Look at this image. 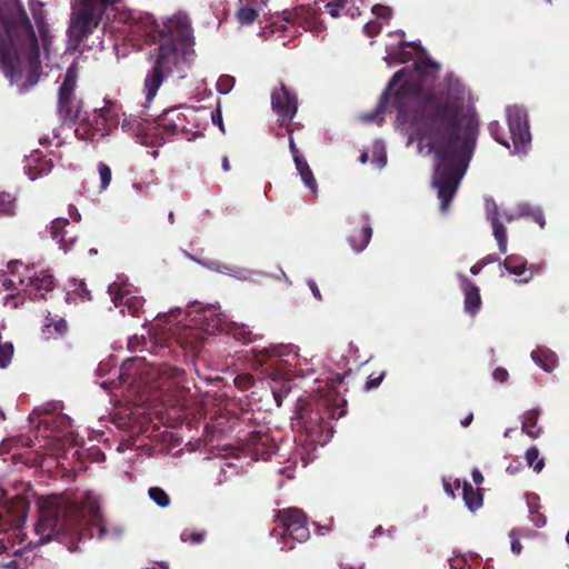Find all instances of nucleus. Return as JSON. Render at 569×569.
Listing matches in <instances>:
<instances>
[{"label":"nucleus","instance_id":"obj_1","mask_svg":"<svg viewBox=\"0 0 569 569\" xmlns=\"http://www.w3.org/2000/svg\"><path fill=\"white\" fill-rule=\"evenodd\" d=\"M419 126L422 139L438 159L435 184L440 210L445 212L472 158L479 122L463 113L459 99L428 92L421 106Z\"/></svg>","mask_w":569,"mask_h":569},{"label":"nucleus","instance_id":"obj_2","mask_svg":"<svg viewBox=\"0 0 569 569\" xmlns=\"http://www.w3.org/2000/svg\"><path fill=\"white\" fill-rule=\"evenodd\" d=\"M42 48L17 0H0V68L12 81L26 79L30 86L38 81L42 62L53 63L52 36L42 16V3L31 2Z\"/></svg>","mask_w":569,"mask_h":569},{"label":"nucleus","instance_id":"obj_3","mask_svg":"<svg viewBox=\"0 0 569 569\" xmlns=\"http://www.w3.org/2000/svg\"><path fill=\"white\" fill-rule=\"evenodd\" d=\"M137 31L152 33L159 31L160 44L154 52V64L146 76L143 94L150 102L167 77L178 73L186 77V68L193 57V39L190 20L186 14H177L168 19L161 29L149 13L140 16L137 21Z\"/></svg>","mask_w":569,"mask_h":569},{"label":"nucleus","instance_id":"obj_4","mask_svg":"<svg viewBox=\"0 0 569 569\" xmlns=\"http://www.w3.org/2000/svg\"><path fill=\"white\" fill-rule=\"evenodd\" d=\"M89 525L97 528L99 538L107 535L97 496L88 493L81 505L60 497L43 498L39 501V519L34 525L37 543L61 536L80 538L82 528Z\"/></svg>","mask_w":569,"mask_h":569},{"label":"nucleus","instance_id":"obj_5","mask_svg":"<svg viewBox=\"0 0 569 569\" xmlns=\"http://www.w3.org/2000/svg\"><path fill=\"white\" fill-rule=\"evenodd\" d=\"M297 401L291 418L295 442L306 448L325 445L333 432L331 420L346 415L347 401L333 390L316 395L312 390L308 399L298 396Z\"/></svg>","mask_w":569,"mask_h":569},{"label":"nucleus","instance_id":"obj_6","mask_svg":"<svg viewBox=\"0 0 569 569\" xmlns=\"http://www.w3.org/2000/svg\"><path fill=\"white\" fill-rule=\"evenodd\" d=\"M53 288L54 279L50 273L38 271L20 261H11L8 264V272L0 277V292H8L4 297L6 303L14 300L20 293L43 298Z\"/></svg>","mask_w":569,"mask_h":569},{"label":"nucleus","instance_id":"obj_7","mask_svg":"<svg viewBox=\"0 0 569 569\" xmlns=\"http://www.w3.org/2000/svg\"><path fill=\"white\" fill-rule=\"evenodd\" d=\"M108 0H80L73 8L69 27L70 44L76 47L97 24Z\"/></svg>","mask_w":569,"mask_h":569},{"label":"nucleus","instance_id":"obj_8","mask_svg":"<svg viewBox=\"0 0 569 569\" xmlns=\"http://www.w3.org/2000/svg\"><path fill=\"white\" fill-rule=\"evenodd\" d=\"M313 365L306 357H301L299 348L287 343V395L293 387L302 388L305 379L313 375Z\"/></svg>","mask_w":569,"mask_h":569},{"label":"nucleus","instance_id":"obj_9","mask_svg":"<svg viewBox=\"0 0 569 569\" xmlns=\"http://www.w3.org/2000/svg\"><path fill=\"white\" fill-rule=\"evenodd\" d=\"M508 127L516 153H525L531 136L525 110L518 107L508 109Z\"/></svg>","mask_w":569,"mask_h":569},{"label":"nucleus","instance_id":"obj_10","mask_svg":"<svg viewBox=\"0 0 569 569\" xmlns=\"http://www.w3.org/2000/svg\"><path fill=\"white\" fill-rule=\"evenodd\" d=\"M319 16L320 8L317 2H313V4H300L290 11L287 10V24L300 27L303 31L310 30L319 34L323 30Z\"/></svg>","mask_w":569,"mask_h":569},{"label":"nucleus","instance_id":"obj_11","mask_svg":"<svg viewBox=\"0 0 569 569\" xmlns=\"http://www.w3.org/2000/svg\"><path fill=\"white\" fill-rule=\"evenodd\" d=\"M119 112L120 108L111 101H106L103 107L94 109L89 119L94 136H107L117 126Z\"/></svg>","mask_w":569,"mask_h":569},{"label":"nucleus","instance_id":"obj_12","mask_svg":"<svg viewBox=\"0 0 569 569\" xmlns=\"http://www.w3.org/2000/svg\"><path fill=\"white\" fill-rule=\"evenodd\" d=\"M109 295L111 300L117 308H121V312L124 313V308L128 309L129 313L136 315L143 306V300L139 297L136 291L127 283L113 282L109 286Z\"/></svg>","mask_w":569,"mask_h":569},{"label":"nucleus","instance_id":"obj_13","mask_svg":"<svg viewBox=\"0 0 569 569\" xmlns=\"http://www.w3.org/2000/svg\"><path fill=\"white\" fill-rule=\"evenodd\" d=\"M306 542L310 538L306 513L298 508H287V539Z\"/></svg>","mask_w":569,"mask_h":569},{"label":"nucleus","instance_id":"obj_14","mask_svg":"<svg viewBox=\"0 0 569 569\" xmlns=\"http://www.w3.org/2000/svg\"><path fill=\"white\" fill-rule=\"evenodd\" d=\"M69 221L64 218H57L51 223V236L60 248L67 252L74 244L77 237L70 230H67Z\"/></svg>","mask_w":569,"mask_h":569},{"label":"nucleus","instance_id":"obj_15","mask_svg":"<svg viewBox=\"0 0 569 569\" xmlns=\"http://www.w3.org/2000/svg\"><path fill=\"white\" fill-rule=\"evenodd\" d=\"M461 287L465 293V310L471 316L477 315L481 307L480 289L467 277H461Z\"/></svg>","mask_w":569,"mask_h":569},{"label":"nucleus","instance_id":"obj_16","mask_svg":"<svg viewBox=\"0 0 569 569\" xmlns=\"http://www.w3.org/2000/svg\"><path fill=\"white\" fill-rule=\"evenodd\" d=\"M77 84V69L72 64L64 77V80L59 89V106L61 109L69 111V104L73 98Z\"/></svg>","mask_w":569,"mask_h":569},{"label":"nucleus","instance_id":"obj_17","mask_svg":"<svg viewBox=\"0 0 569 569\" xmlns=\"http://www.w3.org/2000/svg\"><path fill=\"white\" fill-rule=\"evenodd\" d=\"M372 238V228L369 223L368 216L362 217L361 229L356 231L348 238V241L356 252L363 251Z\"/></svg>","mask_w":569,"mask_h":569},{"label":"nucleus","instance_id":"obj_18","mask_svg":"<svg viewBox=\"0 0 569 569\" xmlns=\"http://www.w3.org/2000/svg\"><path fill=\"white\" fill-rule=\"evenodd\" d=\"M488 220L491 222L493 236L498 242V247L501 253L507 251V231L503 223L498 218V208L493 203L491 209L487 212Z\"/></svg>","mask_w":569,"mask_h":569},{"label":"nucleus","instance_id":"obj_19","mask_svg":"<svg viewBox=\"0 0 569 569\" xmlns=\"http://www.w3.org/2000/svg\"><path fill=\"white\" fill-rule=\"evenodd\" d=\"M539 416L540 410L537 408L527 410L522 416L521 430L533 439L538 438L542 432V428L537 423Z\"/></svg>","mask_w":569,"mask_h":569},{"label":"nucleus","instance_id":"obj_20","mask_svg":"<svg viewBox=\"0 0 569 569\" xmlns=\"http://www.w3.org/2000/svg\"><path fill=\"white\" fill-rule=\"evenodd\" d=\"M531 358L547 372H551L557 365L556 353L548 348H537L531 352Z\"/></svg>","mask_w":569,"mask_h":569},{"label":"nucleus","instance_id":"obj_21","mask_svg":"<svg viewBox=\"0 0 569 569\" xmlns=\"http://www.w3.org/2000/svg\"><path fill=\"white\" fill-rule=\"evenodd\" d=\"M293 161H295L296 168H297L303 183L306 184V187H308L311 190V192L316 193L317 192V181H316L313 173H312L308 162L306 161L305 157L296 156Z\"/></svg>","mask_w":569,"mask_h":569},{"label":"nucleus","instance_id":"obj_22","mask_svg":"<svg viewBox=\"0 0 569 569\" xmlns=\"http://www.w3.org/2000/svg\"><path fill=\"white\" fill-rule=\"evenodd\" d=\"M463 500L466 506L470 511H475L479 509L483 503V495L482 489H473V487L468 482H463Z\"/></svg>","mask_w":569,"mask_h":569},{"label":"nucleus","instance_id":"obj_23","mask_svg":"<svg viewBox=\"0 0 569 569\" xmlns=\"http://www.w3.org/2000/svg\"><path fill=\"white\" fill-rule=\"evenodd\" d=\"M67 322L62 318H47L42 327V335L46 339H54L62 336L67 331Z\"/></svg>","mask_w":569,"mask_h":569},{"label":"nucleus","instance_id":"obj_24","mask_svg":"<svg viewBox=\"0 0 569 569\" xmlns=\"http://www.w3.org/2000/svg\"><path fill=\"white\" fill-rule=\"evenodd\" d=\"M271 107L273 112L278 116V123L281 128L284 122V86L281 84L279 88L271 92Z\"/></svg>","mask_w":569,"mask_h":569},{"label":"nucleus","instance_id":"obj_25","mask_svg":"<svg viewBox=\"0 0 569 569\" xmlns=\"http://www.w3.org/2000/svg\"><path fill=\"white\" fill-rule=\"evenodd\" d=\"M502 266L505 269L516 276L525 274L527 268V261L523 257L517 254L508 256L503 261Z\"/></svg>","mask_w":569,"mask_h":569},{"label":"nucleus","instance_id":"obj_26","mask_svg":"<svg viewBox=\"0 0 569 569\" xmlns=\"http://www.w3.org/2000/svg\"><path fill=\"white\" fill-rule=\"evenodd\" d=\"M208 267L218 272L228 273L241 280H248L253 274V272L250 270L242 268H233L227 264H222L220 262H211L210 264H208Z\"/></svg>","mask_w":569,"mask_h":569},{"label":"nucleus","instance_id":"obj_27","mask_svg":"<svg viewBox=\"0 0 569 569\" xmlns=\"http://www.w3.org/2000/svg\"><path fill=\"white\" fill-rule=\"evenodd\" d=\"M180 120L179 116L176 113V110H169L164 114H162L158 119V126L163 128L170 134H173L178 130V121Z\"/></svg>","mask_w":569,"mask_h":569},{"label":"nucleus","instance_id":"obj_28","mask_svg":"<svg viewBox=\"0 0 569 569\" xmlns=\"http://www.w3.org/2000/svg\"><path fill=\"white\" fill-rule=\"evenodd\" d=\"M539 455L540 452L536 446L528 448L525 455L527 465L536 472H540L545 467V459L539 458Z\"/></svg>","mask_w":569,"mask_h":569},{"label":"nucleus","instance_id":"obj_29","mask_svg":"<svg viewBox=\"0 0 569 569\" xmlns=\"http://www.w3.org/2000/svg\"><path fill=\"white\" fill-rule=\"evenodd\" d=\"M418 88L416 86H410L408 83L402 84L393 96V104L401 112L405 109V104L402 102L403 98L409 94H417Z\"/></svg>","mask_w":569,"mask_h":569},{"label":"nucleus","instance_id":"obj_30","mask_svg":"<svg viewBox=\"0 0 569 569\" xmlns=\"http://www.w3.org/2000/svg\"><path fill=\"white\" fill-rule=\"evenodd\" d=\"M210 312V318L204 316L203 321L206 320V331L209 333H213L214 330H224V318H222L221 315H213L211 310H208Z\"/></svg>","mask_w":569,"mask_h":569},{"label":"nucleus","instance_id":"obj_31","mask_svg":"<svg viewBox=\"0 0 569 569\" xmlns=\"http://www.w3.org/2000/svg\"><path fill=\"white\" fill-rule=\"evenodd\" d=\"M388 90H389V88L381 96V98H380V100L378 102V106H377L375 111H371V112L362 114L361 118H362V120L365 122H372V121H375L386 110L387 101L389 99Z\"/></svg>","mask_w":569,"mask_h":569},{"label":"nucleus","instance_id":"obj_32","mask_svg":"<svg viewBox=\"0 0 569 569\" xmlns=\"http://www.w3.org/2000/svg\"><path fill=\"white\" fill-rule=\"evenodd\" d=\"M258 17L257 10L243 4L237 11V19L241 24H251Z\"/></svg>","mask_w":569,"mask_h":569},{"label":"nucleus","instance_id":"obj_33","mask_svg":"<svg viewBox=\"0 0 569 569\" xmlns=\"http://www.w3.org/2000/svg\"><path fill=\"white\" fill-rule=\"evenodd\" d=\"M14 213V200L9 193L0 192V216Z\"/></svg>","mask_w":569,"mask_h":569},{"label":"nucleus","instance_id":"obj_34","mask_svg":"<svg viewBox=\"0 0 569 569\" xmlns=\"http://www.w3.org/2000/svg\"><path fill=\"white\" fill-rule=\"evenodd\" d=\"M149 496L160 507H167L170 503L168 495L160 488H150Z\"/></svg>","mask_w":569,"mask_h":569},{"label":"nucleus","instance_id":"obj_35","mask_svg":"<svg viewBox=\"0 0 569 569\" xmlns=\"http://www.w3.org/2000/svg\"><path fill=\"white\" fill-rule=\"evenodd\" d=\"M522 532L523 530L518 528H513L509 532V538L511 540V551L517 556L520 555L522 550V546L520 543V537L522 536Z\"/></svg>","mask_w":569,"mask_h":569},{"label":"nucleus","instance_id":"obj_36","mask_svg":"<svg viewBox=\"0 0 569 569\" xmlns=\"http://www.w3.org/2000/svg\"><path fill=\"white\" fill-rule=\"evenodd\" d=\"M347 4L348 0H332L326 4V8L332 18H338Z\"/></svg>","mask_w":569,"mask_h":569},{"label":"nucleus","instance_id":"obj_37","mask_svg":"<svg viewBox=\"0 0 569 569\" xmlns=\"http://www.w3.org/2000/svg\"><path fill=\"white\" fill-rule=\"evenodd\" d=\"M371 12L378 18L386 22H389L392 16L390 7L377 3L372 7Z\"/></svg>","mask_w":569,"mask_h":569},{"label":"nucleus","instance_id":"obj_38","mask_svg":"<svg viewBox=\"0 0 569 569\" xmlns=\"http://www.w3.org/2000/svg\"><path fill=\"white\" fill-rule=\"evenodd\" d=\"M98 171L101 181V189L104 190L110 184L111 181V169L103 162H99Z\"/></svg>","mask_w":569,"mask_h":569},{"label":"nucleus","instance_id":"obj_39","mask_svg":"<svg viewBox=\"0 0 569 569\" xmlns=\"http://www.w3.org/2000/svg\"><path fill=\"white\" fill-rule=\"evenodd\" d=\"M382 30V23L376 20H371L365 24L363 31L368 37H376Z\"/></svg>","mask_w":569,"mask_h":569},{"label":"nucleus","instance_id":"obj_40","mask_svg":"<svg viewBox=\"0 0 569 569\" xmlns=\"http://www.w3.org/2000/svg\"><path fill=\"white\" fill-rule=\"evenodd\" d=\"M13 348L11 345L0 346V367L4 368L11 360Z\"/></svg>","mask_w":569,"mask_h":569},{"label":"nucleus","instance_id":"obj_41","mask_svg":"<svg viewBox=\"0 0 569 569\" xmlns=\"http://www.w3.org/2000/svg\"><path fill=\"white\" fill-rule=\"evenodd\" d=\"M142 366V361L139 359H131L126 361L122 366V372L120 373V378L124 380V376L129 375L131 370H138Z\"/></svg>","mask_w":569,"mask_h":569},{"label":"nucleus","instance_id":"obj_42","mask_svg":"<svg viewBox=\"0 0 569 569\" xmlns=\"http://www.w3.org/2000/svg\"><path fill=\"white\" fill-rule=\"evenodd\" d=\"M499 130H500V126L497 121L489 123V131H490L491 136L493 137V139L497 142H499L500 144H502L509 149L510 148L509 142L499 134Z\"/></svg>","mask_w":569,"mask_h":569},{"label":"nucleus","instance_id":"obj_43","mask_svg":"<svg viewBox=\"0 0 569 569\" xmlns=\"http://www.w3.org/2000/svg\"><path fill=\"white\" fill-rule=\"evenodd\" d=\"M74 286H76V288L73 290V295H76L82 301H86V300L90 299V292L87 289V287H86L83 281H79V282L74 281Z\"/></svg>","mask_w":569,"mask_h":569},{"label":"nucleus","instance_id":"obj_44","mask_svg":"<svg viewBox=\"0 0 569 569\" xmlns=\"http://www.w3.org/2000/svg\"><path fill=\"white\" fill-rule=\"evenodd\" d=\"M297 99L287 90V118H292L297 112Z\"/></svg>","mask_w":569,"mask_h":569},{"label":"nucleus","instance_id":"obj_45","mask_svg":"<svg viewBox=\"0 0 569 569\" xmlns=\"http://www.w3.org/2000/svg\"><path fill=\"white\" fill-rule=\"evenodd\" d=\"M202 539H203V536H202V533H199V532L186 530L181 533V540L184 542L198 543V542L202 541Z\"/></svg>","mask_w":569,"mask_h":569},{"label":"nucleus","instance_id":"obj_46","mask_svg":"<svg viewBox=\"0 0 569 569\" xmlns=\"http://www.w3.org/2000/svg\"><path fill=\"white\" fill-rule=\"evenodd\" d=\"M385 376H386L385 371L380 372L378 376H375V373L370 375L368 378V381L366 383V389L370 390V389H375V388L379 387L380 383L382 382Z\"/></svg>","mask_w":569,"mask_h":569},{"label":"nucleus","instance_id":"obj_47","mask_svg":"<svg viewBox=\"0 0 569 569\" xmlns=\"http://www.w3.org/2000/svg\"><path fill=\"white\" fill-rule=\"evenodd\" d=\"M233 86V79L229 77H224L219 79L217 83L218 91L220 93H228Z\"/></svg>","mask_w":569,"mask_h":569},{"label":"nucleus","instance_id":"obj_48","mask_svg":"<svg viewBox=\"0 0 569 569\" xmlns=\"http://www.w3.org/2000/svg\"><path fill=\"white\" fill-rule=\"evenodd\" d=\"M492 377L496 381L502 383L508 380L509 373L505 368H496L492 372Z\"/></svg>","mask_w":569,"mask_h":569},{"label":"nucleus","instance_id":"obj_49","mask_svg":"<svg viewBox=\"0 0 569 569\" xmlns=\"http://www.w3.org/2000/svg\"><path fill=\"white\" fill-rule=\"evenodd\" d=\"M191 333H193L191 330L186 329L183 335L179 336V342L181 345L190 346L193 349L196 348V342L191 338Z\"/></svg>","mask_w":569,"mask_h":569},{"label":"nucleus","instance_id":"obj_50","mask_svg":"<svg viewBox=\"0 0 569 569\" xmlns=\"http://www.w3.org/2000/svg\"><path fill=\"white\" fill-rule=\"evenodd\" d=\"M212 122L219 127V129L224 132V126L222 121V114L220 109H217L216 112H212L211 114Z\"/></svg>","mask_w":569,"mask_h":569},{"label":"nucleus","instance_id":"obj_51","mask_svg":"<svg viewBox=\"0 0 569 569\" xmlns=\"http://www.w3.org/2000/svg\"><path fill=\"white\" fill-rule=\"evenodd\" d=\"M532 219L535 222H537L541 228L545 227V217L541 211H536L532 213Z\"/></svg>","mask_w":569,"mask_h":569},{"label":"nucleus","instance_id":"obj_52","mask_svg":"<svg viewBox=\"0 0 569 569\" xmlns=\"http://www.w3.org/2000/svg\"><path fill=\"white\" fill-rule=\"evenodd\" d=\"M532 520L537 527H542L546 525V517L538 511Z\"/></svg>","mask_w":569,"mask_h":569},{"label":"nucleus","instance_id":"obj_53","mask_svg":"<svg viewBox=\"0 0 569 569\" xmlns=\"http://www.w3.org/2000/svg\"><path fill=\"white\" fill-rule=\"evenodd\" d=\"M33 170H38V167L37 166H34V167L29 166L28 167L27 173L29 174L31 180H36L39 174H41V173H43L46 171L44 169L41 168L38 173H33L32 172Z\"/></svg>","mask_w":569,"mask_h":569},{"label":"nucleus","instance_id":"obj_54","mask_svg":"<svg viewBox=\"0 0 569 569\" xmlns=\"http://www.w3.org/2000/svg\"><path fill=\"white\" fill-rule=\"evenodd\" d=\"M471 476H472V480L476 485H481L483 482V476L478 469H473Z\"/></svg>","mask_w":569,"mask_h":569},{"label":"nucleus","instance_id":"obj_55","mask_svg":"<svg viewBox=\"0 0 569 569\" xmlns=\"http://www.w3.org/2000/svg\"><path fill=\"white\" fill-rule=\"evenodd\" d=\"M498 260H499V258L496 254H488V256L483 257L482 259H480V261H481V263L483 266H487L489 263H493V262H496Z\"/></svg>","mask_w":569,"mask_h":569},{"label":"nucleus","instance_id":"obj_56","mask_svg":"<svg viewBox=\"0 0 569 569\" xmlns=\"http://www.w3.org/2000/svg\"><path fill=\"white\" fill-rule=\"evenodd\" d=\"M140 341H144L143 338L139 339L137 336L129 339L128 346L131 350H136Z\"/></svg>","mask_w":569,"mask_h":569},{"label":"nucleus","instance_id":"obj_57","mask_svg":"<svg viewBox=\"0 0 569 569\" xmlns=\"http://www.w3.org/2000/svg\"><path fill=\"white\" fill-rule=\"evenodd\" d=\"M485 266L481 263V261L479 260L478 262H476L471 268H470V272L475 276L479 274Z\"/></svg>","mask_w":569,"mask_h":569},{"label":"nucleus","instance_id":"obj_58","mask_svg":"<svg viewBox=\"0 0 569 569\" xmlns=\"http://www.w3.org/2000/svg\"><path fill=\"white\" fill-rule=\"evenodd\" d=\"M289 148H290V152L292 153V157L295 158L296 156H302L298 148L296 147L292 138L289 139Z\"/></svg>","mask_w":569,"mask_h":569},{"label":"nucleus","instance_id":"obj_59","mask_svg":"<svg viewBox=\"0 0 569 569\" xmlns=\"http://www.w3.org/2000/svg\"><path fill=\"white\" fill-rule=\"evenodd\" d=\"M310 289L315 296L316 299L318 300H321V293H320V290L319 288L317 287V284L315 282H311L310 283Z\"/></svg>","mask_w":569,"mask_h":569},{"label":"nucleus","instance_id":"obj_60","mask_svg":"<svg viewBox=\"0 0 569 569\" xmlns=\"http://www.w3.org/2000/svg\"><path fill=\"white\" fill-rule=\"evenodd\" d=\"M473 420V413L470 412L465 419L461 420L462 427H468Z\"/></svg>","mask_w":569,"mask_h":569},{"label":"nucleus","instance_id":"obj_61","mask_svg":"<svg viewBox=\"0 0 569 569\" xmlns=\"http://www.w3.org/2000/svg\"><path fill=\"white\" fill-rule=\"evenodd\" d=\"M443 488H445V491H446L449 496L455 497V493H453L452 487H451V485H450L449 482H446V483H445V486H443Z\"/></svg>","mask_w":569,"mask_h":569},{"label":"nucleus","instance_id":"obj_62","mask_svg":"<svg viewBox=\"0 0 569 569\" xmlns=\"http://www.w3.org/2000/svg\"><path fill=\"white\" fill-rule=\"evenodd\" d=\"M276 519L279 521V526L280 527H284V520L281 517V511L280 510L277 511Z\"/></svg>","mask_w":569,"mask_h":569},{"label":"nucleus","instance_id":"obj_63","mask_svg":"<svg viewBox=\"0 0 569 569\" xmlns=\"http://www.w3.org/2000/svg\"><path fill=\"white\" fill-rule=\"evenodd\" d=\"M222 168H223L224 171L230 170V163H229V160H228L227 157H224L223 160H222Z\"/></svg>","mask_w":569,"mask_h":569},{"label":"nucleus","instance_id":"obj_64","mask_svg":"<svg viewBox=\"0 0 569 569\" xmlns=\"http://www.w3.org/2000/svg\"><path fill=\"white\" fill-rule=\"evenodd\" d=\"M462 562H465V559L463 558H457L455 560H451V567H455L457 565H461Z\"/></svg>","mask_w":569,"mask_h":569}]
</instances>
